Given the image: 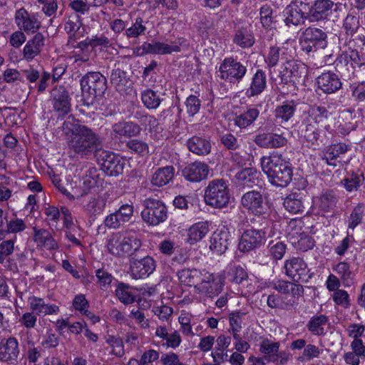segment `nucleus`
<instances>
[{
    "instance_id": "obj_1",
    "label": "nucleus",
    "mask_w": 365,
    "mask_h": 365,
    "mask_svg": "<svg viewBox=\"0 0 365 365\" xmlns=\"http://www.w3.org/2000/svg\"><path fill=\"white\" fill-rule=\"evenodd\" d=\"M68 152L81 158L88 156L101 150V137L91 128L84 125L74 124L71 134L67 135Z\"/></svg>"
},
{
    "instance_id": "obj_2",
    "label": "nucleus",
    "mask_w": 365,
    "mask_h": 365,
    "mask_svg": "<svg viewBox=\"0 0 365 365\" xmlns=\"http://www.w3.org/2000/svg\"><path fill=\"white\" fill-rule=\"evenodd\" d=\"M260 163L263 173L273 186L285 187L292 181V165L283 158L282 154L273 152L269 156H263Z\"/></svg>"
},
{
    "instance_id": "obj_3",
    "label": "nucleus",
    "mask_w": 365,
    "mask_h": 365,
    "mask_svg": "<svg viewBox=\"0 0 365 365\" xmlns=\"http://www.w3.org/2000/svg\"><path fill=\"white\" fill-rule=\"evenodd\" d=\"M262 227L260 229L250 228L245 230L240 239L238 249L242 252H249L260 247L266 240V227L272 224V221L267 217H262L260 220L257 218H252V223L259 222Z\"/></svg>"
},
{
    "instance_id": "obj_4",
    "label": "nucleus",
    "mask_w": 365,
    "mask_h": 365,
    "mask_svg": "<svg viewBox=\"0 0 365 365\" xmlns=\"http://www.w3.org/2000/svg\"><path fill=\"white\" fill-rule=\"evenodd\" d=\"M204 200L206 205L221 209L225 207L230 200V193L224 179H215L209 182L205 188Z\"/></svg>"
},
{
    "instance_id": "obj_5",
    "label": "nucleus",
    "mask_w": 365,
    "mask_h": 365,
    "mask_svg": "<svg viewBox=\"0 0 365 365\" xmlns=\"http://www.w3.org/2000/svg\"><path fill=\"white\" fill-rule=\"evenodd\" d=\"M364 60L357 50L349 48L334 61V68L343 79H351L354 76L356 68L365 65Z\"/></svg>"
},
{
    "instance_id": "obj_6",
    "label": "nucleus",
    "mask_w": 365,
    "mask_h": 365,
    "mask_svg": "<svg viewBox=\"0 0 365 365\" xmlns=\"http://www.w3.org/2000/svg\"><path fill=\"white\" fill-rule=\"evenodd\" d=\"M83 96H87L88 103H93L97 97L104 95L107 89V79L98 71L86 73L80 81Z\"/></svg>"
},
{
    "instance_id": "obj_7",
    "label": "nucleus",
    "mask_w": 365,
    "mask_h": 365,
    "mask_svg": "<svg viewBox=\"0 0 365 365\" xmlns=\"http://www.w3.org/2000/svg\"><path fill=\"white\" fill-rule=\"evenodd\" d=\"M299 46L302 52L307 56H314L319 49L327 46V35L320 29L308 27L299 37Z\"/></svg>"
},
{
    "instance_id": "obj_8",
    "label": "nucleus",
    "mask_w": 365,
    "mask_h": 365,
    "mask_svg": "<svg viewBox=\"0 0 365 365\" xmlns=\"http://www.w3.org/2000/svg\"><path fill=\"white\" fill-rule=\"evenodd\" d=\"M141 217L148 226H157L168 218V209L165 203L155 198H147L143 203Z\"/></svg>"
},
{
    "instance_id": "obj_9",
    "label": "nucleus",
    "mask_w": 365,
    "mask_h": 365,
    "mask_svg": "<svg viewBox=\"0 0 365 365\" xmlns=\"http://www.w3.org/2000/svg\"><path fill=\"white\" fill-rule=\"evenodd\" d=\"M247 66L237 60V58H225L218 68V76L230 83H239L247 73Z\"/></svg>"
},
{
    "instance_id": "obj_10",
    "label": "nucleus",
    "mask_w": 365,
    "mask_h": 365,
    "mask_svg": "<svg viewBox=\"0 0 365 365\" xmlns=\"http://www.w3.org/2000/svg\"><path fill=\"white\" fill-rule=\"evenodd\" d=\"M240 205L258 218L261 216L266 217L268 207L262 193L257 190L247 191L242 195L240 199Z\"/></svg>"
},
{
    "instance_id": "obj_11",
    "label": "nucleus",
    "mask_w": 365,
    "mask_h": 365,
    "mask_svg": "<svg viewBox=\"0 0 365 365\" xmlns=\"http://www.w3.org/2000/svg\"><path fill=\"white\" fill-rule=\"evenodd\" d=\"M308 3L295 0L292 1L283 10L284 22L288 27L299 26L308 20Z\"/></svg>"
},
{
    "instance_id": "obj_12",
    "label": "nucleus",
    "mask_w": 365,
    "mask_h": 365,
    "mask_svg": "<svg viewBox=\"0 0 365 365\" xmlns=\"http://www.w3.org/2000/svg\"><path fill=\"white\" fill-rule=\"evenodd\" d=\"M307 69L304 63L295 61H288L281 67L279 76L280 83L292 85L304 81Z\"/></svg>"
},
{
    "instance_id": "obj_13",
    "label": "nucleus",
    "mask_w": 365,
    "mask_h": 365,
    "mask_svg": "<svg viewBox=\"0 0 365 365\" xmlns=\"http://www.w3.org/2000/svg\"><path fill=\"white\" fill-rule=\"evenodd\" d=\"M284 269L285 274L294 282L307 283L312 277L307 263L300 257H292L285 260Z\"/></svg>"
},
{
    "instance_id": "obj_14",
    "label": "nucleus",
    "mask_w": 365,
    "mask_h": 365,
    "mask_svg": "<svg viewBox=\"0 0 365 365\" xmlns=\"http://www.w3.org/2000/svg\"><path fill=\"white\" fill-rule=\"evenodd\" d=\"M336 4L332 0H315L308 4V21L315 23L327 20L336 11Z\"/></svg>"
},
{
    "instance_id": "obj_15",
    "label": "nucleus",
    "mask_w": 365,
    "mask_h": 365,
    "mask_svg": "<svg viewBox=\"0 0 365 365\" xmlns=\"http://www.w3.org/2000/svg\"><path fill=\"white\" fill-rule=\"evenodd\" d=\"M101 169L110 176H118L123 171L125 160L114 153L102 150L98 157Z\"/></svg>"
},
{
    "instance_id": "obj_16",
    "label": "nucleus",
    "mask_w": 365,
    "mask_h": 365,
    "mask_svg": "<svg viewBox=\"0 0 365 365\" xmlns=\"http://www.w3.org/2000/svg\"><path fill=\"white\" fill-rule=\"evenodd\" d=\"M133 213V204H123L114 212L106 216L104 225L109 229H118L131 220Z\"/></svg>"
},
{
    "instance_id": "obj_17",
    "label": "nucleus",
    "mask_w": 365,
    "mask_h": 365,
    "mask_svg": "<svg viewBox=\"0 0 365 365\" xmlns=\"http://www.w3.org/2000/svg\"><path fill=\"white\" fill-rule=\"evenodd\" d=\"M234 33L232 41L239 47L248 48L254 45L255 38L250 24L237 20L234 23Z\"/></svg>"
},
{
    "instance_id": "obj_18",
    "label": "nucleus",
    "mask_w": 365,
    "mask_h": 365,
    "mask_svg": "<svg viewBox=\"0 0 365 365\" xmlns=\"http://www.w3.org/2000/svg\"><path fill=\"white\" fill-rule=\"evenodd\" d=\"M141 132L142 128L137 123L122 120L112 125L110 137L115 140L132 138L140 135Z\"/></svg>"
},
{
    "instance_id": "obj_19",
    "label": "nucleus",
    "mask_w": 365,
    "mask_h": 365,
    "mask_svg": "<svg viewBox=\"0 0 365 365\" xmlns=\"http://www.w3.org/2000/svg\"><path fill=\"white\" fill-rule=\"evenodd\" d=\"M294 130L300 140L312 145H319L322 142L320 139L319 128L309 120V118H304L301 123L296 124Z\"/></svg>"
},
{
    "instance_id": "obj_20",
    "label": "nucleus",
    "mask_w": 365,
    "mask_h": 365,
    "mask_svg": "<svg viewBox=\"0 0 365 365\" xmlns=\"http://www.w3.org/2000/svg\"><path fill=\"white\" fill-rule=\"evenodd\" d=\"M71 98L68 91L63 86L54 88L51 91L50 101L53 110L59 116L67 115L71 110Z\"/></svg>"
},
{
    "instance_id": "obj_21",
    "label": "nucleus",
    "mask_w": 365,
    "mask_h": 365,
    "mask_svg": "<svg viewBox=\"0 0 365 365\" xmlns=\"http://www.w3.org/2000/svg\"><path fill=\"white\" fill-rule=\"evenodd\" d=\"M155 266V260L150 256L140 259L133 258L130 267L131 275L134 279L147 277L153 272Z\"/></svg>"
},
{
    "instance_id": "obj_22",
    "label": "nucleus",
    "mask_w": 365,
    "mask_h": 365,
    "mask_svg": "<svg viewBox=\"0 0 365 365\" xmlns=\"http://www.w3.org/2000/svg\"><path fill=\"white\" fill-rule=\"evenodd\" d=\"M116 66L117 64H115L110 72V82L118 93L127 94L131 88L132 81L127 71Z\"/></svg>"
},
{
    "instance_id": "obj_23",
    "label": "nucleus",
    "mask_w": 365,
    "mask_h": 365,
    "mask_svg": "<svg viewBox=\"0 0 365 365\" xmlns=\"http://www.w3.org/2000/svg\"><path fill=\"white\" fill-rule=\"evenodd\" d=\"M107 197L100 195H87L83 202V210L90 218L94 220L102 214L106 208Z\"/></svg>"
},
{
    "instance_id": "obj_24",
    "label": "nucleus",
    "mask_w": 365,
    "mask_h": 365,
    "mask_svg": "<svg viewBox=\"0 0 365 365\" xmlns=\"http://www.w3.org/2000/svg\"><path fill=\"white\" fill-rule=\"evenodd\" d=\"M19 352V342L15 337L10 336L0 341L1 361L13 364L17 361Z\"/></svg>"
},
{
    "instance_id": "obj_25",
    "label": "nucleus",
    "mask_w": 365,
    "mask_h": 365,
    "mask_svg": "<svg viewBox=\"0 0 365 365\" xmlns=\"http://www.w3.org/2000/svg\"><path fill=\"white\" fill-rule=\"evenodd\" d=\"M208 173V165L200 161L191 163L182 170V176L190 182H200L205 179Z\"/></svg>"
},
{
    "instance_id": "obj_26",
    "label": "nucleus",
    "mask_w": 365,
    "mask_h": 365,
    "mask_svg": "<svg viewBox=\"0 0 365 365\" xmlns=\"http://www.w3.org/2000/svg\"><path fill=\"white\" fill-rule=\"evenodd\" d=\"M230 240V233L229 230L225 227L218 228L211 237L210 249L217 255H222L227 250Z\"/></svg>"
},
{
    "instance_id": "obj_27",
    "label": "nucleus",
    "mask_w": 365,
    "mask_h": 365,
    "mask_svg": "<svg viewBox=\"0 0 365 365\" xmlns=\"http://www.w3.org/2000/svg\"><path fill=\"white\" fill-rule=\"evenodd\" d=\"M317 83L319 88L327 94L336 93L342 86L339 77L331 71L322 73L317 77Z\"/></svg>"
},
{
    "instance_id": "obj_28",
    "label": "nucleus",
    "mask_w": 365,
    "mask_h": 365,
    "mask_svg": "<svg viewBox=\"0 0 365 365\" xmlns=\"http://www.w3.org/2000/svg\"><path fill=\"white\" fill-rule=\"evenodd\" d=\"M180 48L178 45H169L160 41H153L151 43L144 42L143 45L138 48L140 51V55H145L148 53L156 55L170 54L173 52H179Z\"/></svg>"
},
{
    "instance_id": "obj_29",
    "label": "nucleus",
    "mask_w": 365,
    "mask_h": 365,
    "mask_svg": "<svg viewBox=\"0 0 365 365\" xmlns=\"http://www.w3.org/2000/svg\"><path fill=\"white\" fill-rule=\"evenodd\" d=\"M288 140L282 135L268 133L256 135L255 143L260 148H280L287 144Z\"/></svg>"
},
{
    "instance_id": "obj_30",
    "label": "nucleus",
    "mask_w": 365,
    "mask_h": 365,
    "mask_svg": "<svg viewBox=\"0 0 365 365\" xmlns=\"http://www.w3.org/2000/svg\"><path fill=\"white\" fill-rule=\"evenodd\" d=\"M189 151L199 156H205L210 153L212 144L209 138L193 135L186 141Z\"/></svg>"
},
{
    "instance_id": "obj_31",
    "label": "nucleus",
    "mask_w": 365,
    "mask_h": 365,
    "mask_svg": "<svg viewBox=\"0 0 365 365\" xmlns=\"http://www.w3.org/2000/svg\"><path fill=\"white\" fill-rule=\"evenodd\" d=\"M28 304L31 311L37 315L56 314L59 312L58 306L46 303L44 299L41 297H30L28 299Z\"/></svg>"
},
{
    "instance_id": "obj_32",
    "label": "nucleus",
    "mask_w": 365,
    "mask_h": 365,
    "mask_svg": "<svg viewBox=\"0 0 365 365\" xmlns=\"http://www.w3.org/2000/svg\"><path fill=\"white\" fill-rule=\"evenodd\" d=\"M15 19L17 26L26 33H35L40 26L38 19L35 16H31L24 9L16 11Z\"/></svg>"
},
{
    "instance_id": "obj_33",
    "label": "nucleus",
    "mask_w": 365,
    "mask_h": 365,
    "mask_svg": "<svg viewBox=\"0 0 365 365\" xmlns=\"http://www.w3.org/2000/svg\"><path fill=\"white\" fill-rule=\"evenodd\" d=\"M259 174L252 168L241 170L235 175L236 183L242 187L251 188L258 182Z\"/></svg>"
},
{
    "instance_id": "obj_34",
    "label": "nucleus",
    "mask_w": 365,
    "mask_h": 365,
    "mask_svg": "<svg viewBox=\"0 0 365 365\" xmlns=\"http://www.w3.org/2000/svg\"><path fill=\"white\" fill-rule=\"evenodd\" d=\"M259 110L255 106H250L242 113L237 115L234 119L235 125L241 129L252 125L259 117Z\"/></svg>"
},
{
    "instance_id": "obj_35",
    "label": "nucleus",
    "mask_w": 365,
    "mask_h": 365,
    "mask_svg": "<svg viewBox=\"0 0 365 365\" xmlns=\"http://www.w3.org/2000/svg\"><path fill=\"white\" fill-rule=\"evenodd\" d=\"M283 205L290 213H302L304 211L303 194L299 192L290 193L284 199Z\"/></svg>"
},
{
    "instance_id": "obj_36",
    "label": "nucleus",
    "mask_w": 365,
    "mask_h": 365,
    "mask_svg": "<svg viewBox=\"0 0 365 365\" xmlns=\"http://www.w3.org/2000/svg\"><path fill=\"white\" fill-rule=\"evenodd\" d=\"M267 86L266 74L262 69L257 70L252 78L250 86L246 91L248 97L262 93Z\"/></svg>"
},
{
    "instance_id": "obj_37",
    "label": "nucleus",
    "mask_w": 365,
    "mask_h": 365,
    "mask_svg": "<svg viewBox=\"0 0 365 365\" xmlns=\"http://www.w3.org/2000/svg\"><path fill=\"white\" fill-rule=\"evenodd\" d=\"M33 230L34 241L37 243L38 246L44 247L50 250L58 248V243L47 230L34 227Z\"/></svg>"
},
{
    "instance_id": "obj_38",
    "label": "nucleus",
    "mask_w": 365,
    "mask_h": 365,
    "mask_svg": "<svg viewBox=\"0 0 365 365\" xmlns=\"http://www.w3.org/2000/svg\"><path fill=\"white\" fill-rule=\"evenodd\" d=\"M163 94H160L151 88H146L140 93V99L143 106L148 110L158 109L163 101Z\"/></svg>"
},
{
    "instance_id": "obj_39",
    "label": "nucleus",
    "mask_w": 365,
    "mask_h": 365,
    "mask_svg": "<svg viewBox=\"0 0 365 365\" xmlns=\"http://www.w3.org/2000/svg\"><path fill=\"white\" fill-rule=\"evenodd\" d=\"M174 171L175 169L173 166L158 168L152 175V185L157 187L167 185L173 178Z\"/></svg>"
},
{
    "instance_id": "obj_40",
    "label": "nucleus",
    "mask_w": 365,
    "mask_h": 365,
    "mask_svg": "<svg viewBox=\"0 0 365 365\" xmlns=\"http://www.w3.org/2000/svg\"><path fill=\"white\" fill-rule=\"evenodd\" d=\"M273 288L284 294H291L292 297H299L304 294L303 286L288 281L279 280L274 284Z\"/></svg>"
},
{
    "instance_id": "obj_41",
    "label": "nucleus",
    "mask_w": 365,
    "mask_h": 365,
    "mask_svg": "<svg viewBox=\"0 0 365 365\" xmlns=\"http://www.w3.org/2000/svg\"><path fill=\"white\" fill-rule=\"evenodd\" d=\"M207 222H199L192 225L188 230L187 242L194 245L200 241L209 232Z\"/></svg>"
},
{
    "instance_id": "obj_42",
    "label": "nucleus",
    "mask_w": 365,
    "mask_h": 365,
    "mask_svg": "<svg viewBox=\"0 0 365 365\" xmlns=\"http://www.w3.org/2000/svg\"><path fill=\"white\" fill-rule=\"evenodd\" d=\"M297 105V103L294 101H284L282 105L276 107L274 110L275 118L280 120L281 123L287 122L293 117Z\"/></svg>"
},
{
    "instance_id": "obj_43",
    "label": "nucleus",
    "mask_w": 365,
    "mask_h": 365,
    "mask_svg": "<svg viewBox=\"0 0 365 365\" xmlns=\"http://www.w3.org/2000/svg\"><path fill=\"white\" fill-rule=\"evenodd\" d=\"M201 274L200 269L195 268H185L179 270L177 273L180 283L190 287H195L200 282Z\"/></svg>"
},
{
    "instance_id": "obj_44",
    "label": "nucleus",
    "mask_w": 365,
    "mask_h": 365,
    "mask_svg": "<svg viewBox=\"0 0 365 365\" xmlns=\"http://www.w3.org/2000/svg\"><path fill=\"white\" fill-rule=\"evenodd\" d=\"M123 238H125V255H132L139 250L141 246V241L135 235L134 229L128 228L123 232Z\"/></svg>"
},
{
    "instance_id": "obj_45",
    "label": "nucleus",
    "mask_w": 365,
    "mask_h": 365,
    "mask_svg": "<svg viewBox=\"0 0 365 365\" xmlns=\"http://www.w3.org/2000/svg\"><path fill=\"white\" fill-rule=\"evenodd\" d=\"M246 316V313L241 311H234L230 313L228 319L230 328L229 333L233 339H238V334L242 329V323Z\"/></svg>"
},
{
    "instance_id": "obj_46",
    "label": "nucleus",
    "mask_w": 365,
    "mask_h": 365,
    "mask_svg": "<svg viewBox=\"0 0 365 365\" xmlns=\"http://www.w3.org/2000/svg\"><path fill=\"white\" fill-rule=\"evenodd\" d=\"M333 269L339 276L344 287H348L354 284L355 274L350 269V265L347 262H341Z\"/></svg>"
},
{
    "instance_id": "obj_47",
    "label": "nucleus",
    "mask_w": 365,
    "mask_h": 365,
    "mask_svg": "<svg viewBox=\"0 0 365 365\" xmlns=\"http://www.w3.org/2000/svg\"><path fill=\"white\" fill-rule=\"evenodd\" d=\"M123 232H116L110 236L108 242V249L110 254L115 256H124V241Z\"/></svg>"
},
{
    "instance_id": "obj_48",
    "label": "nucleus",
    "mask_w": 365,
    "mask_h": 365,
    "mask_svg": "<svg viewBox=\"0 0 365 365\" xmlns=\"http://www.w3.org/2000/svg\"><path fill=\"white\" fill-rule=\"evenodd\" d=\"M337 197L332 190H328L321 194L317 198V206L324 212H331L337 203Z\"/></svg>"
},
{
    "instance_id": "obj_49",
    "label": "nucleus",
    "mask_w": 365,
    "mask_h": 365,
    "mask_svg": "<svg viewBox=\"0 0 365 365\" xmlns=\"http://www.w3.org/2000/svg\"><path fill=\"white\" fill-rule=\"evenodd\" d=\"M364 181V176L363 174L351 172L348 173L344 178L341 180L340 183L347 192H351L358 190Z\"/></svg>"
},
{
    "instance_id": "obj_50",
    "label": "nucleus",
    "mask_w": 365,
    "mask_h": 365,
    "mask_svg": "<svg viewBox=\"0 0 365 365\" xmlns=\"http://www.w3.org/2000/svg\"><path fill=\"white\" fill-rule=\"evenodd\" d=\"M181 110L178 108L169 107L163 110L159 114L157 120L162 124L170 126L177 124L180 120Z\"/></svg>"
},
{
    "instance_id": "obj_51",
    "label": "nucleus",
    "mask_w": 365,
    "mask_h": 365,
    "mask_svg": "<svg viewBox=\"0 0 365 365\" xmlns=\"http://www.w3.org/2000/svg\"><path fill=\"white\" fill-rule=\"evenodd\" d=\"M115 295L120 302L124 304L133 303L136 298L133 292V288L124 282H118L115 289Z\"/></svg>"
},
{
    "instance_id": "obj_52",
    "label": "nucleus",
    "mask_w": 365,
    "mask_h": 365,
    "mask_svg": "<svg viewBox=\"0 0 365 365\" xmlns=\"http://www.w3.org/2000/svg\"><path fill=\"white\" fill-rule=\"evenodd\" d=\"M329 322V318L324 314L313 316L307 324V328L313 334L322 336L325 334L324 326Z\"/></svg>"
},
{
    "instance_id": "obj_53",
    "label": "nucleus",
    "mask_w": 365,
    "mask_h": 365,
    "mask_svg": "<svg viewBox=\"0 0 365 365\" xmlns=\"http://www.w3.org/2000/svg\"><path fill=\"white\" fill-rule=\"evenodd\" d=\"M329 115L325 106L314 105L309 108L304 118H309L310 121L313 120L315 123H320L327 120Z\"/></svg>"
},
{
    "instance_id": "obj_54",
    "label": "nucleus",
    "mask_w": 365,
    "mask_h": 365,
    "mask_svg": "<svg viewBox=\"0 0 365 365\" xmlns=\"http://www.w3.org/2000/svg\"><path fill=\"white\" fill-rule=\"evenodd\" d=\"M287 251V245L282 241L272 240L267 245L269 255L274 260L282 259Z\"/></svg>"
},
{
    "instance_id": "obj_55",
    "label": "nucleus",
    "mask_w": 365,
    "mask_h": 365,
    "mask_svg": "<svg viewBox=\"0 0 365 365\" xmlns=\"http://www.w3.org/2000/svg\"><path fill=\"white\" fill-rule=\"evenodd\" d=\"M279 343L272 342L269 339H264L260 344L259 351L264 355L269 356V360L273 362L277 361L276 355L279 352Z\"/></svg>"
},
{
    "instance_id": "obj_56",
    "label": "nucleus",
    "mask_w": 365,
    "mask_h": 365,
    "mask_svg": "<svg viewBox=\"0 0 365 365\" xmlns=\"http://www.w3.org/2000/svg\"><path fill=\"white\" fill-rule=\"evenodd\" d=\"M223 280L221 277H218L217 282L208 284L207 286L197 287L200 293L205 294L207 297L212 298L217 296L222 290Z\"/></svg>"
},
{
    "instance_id": "obj_57",
    "label": "nucleus",
    "mask_w": 365,
    "mask_h": 365,
    "mask_svg": "<svg viewBox=\"0 0 365 365\" xmlns=\"http://www.w3.org/2000/svg\"><path fill=\"white\" fill-rule=\"evenodd\" d=\"M267 305L273 309H290L292 308L296 302L293 299H288L287 302L282 301V298L275 294H270L267 297Z\"/></svg>"
},
{
    "instance_id": "obj_58",
    "label": "nucleus",
    "mask_w": 365,
    "mask_h": 365,
    "mask_svg": "<svg viewBox=\"0 0 365 365\" xmlns=\"http://www.w3.org/2000/svg\"><path fill=\"white\" fill-rule=\"evenodd\" d=\"M146 30L145 25L142 18L138 17L135 23L125 30V35L128 38H138L140 35L145 34Z\"/></svg>"
},
{
    "instance_id": "obj_59",
    "label": "nucleus",
    "mask_w": 365,
    "mask_h": 365,
    "mask_svg": "<svg viewBox=\"0 0 365 365\" xmlns=\"http://www.w3.org/2000/svg\"><path fill=\"white\" fill-rule=\"evenodd\" d=\"M343 28L347 35L352 36L360 29L359 17L351 14L347 15L344 20Z\"/></svg>"
},
{
    "instance_id": "obj_60",
    "label": "nucleus",
    "mask_w": 365,
    "mask_h": 365,
    "mask_svg": "<svg viewBox=\"0 0 365 365\" xmlns=\"http://www.w3.org/2000/svg\"><path fill=\"white\" fill-rule=\"evenodd\" d=\"M349 150H350L349 146L345 143L332 144L327 148V160H336L341 155L345 154Z\"/></svg>"
},
{
    "instance_id": "obj_61",
    "label": "nucleus",
    "mask_w": 365,
    "mask_h": 365,
    "mask_svg": "<svg viewBox=\"0 0 365 365\" xmlns=\"http://www.w3.org/2000/svg\"><path fill=\"white\" fill-rule=\"evenodd\" d=\"M260 21L263 27L268 29L274 23L273 9L270 5L265 4L259 9Z\"/></svg>"
},
{
    "instance_id": "obj_62",
    "label": "nucleus",
    "mask_w": 365,
    "mask_h": 365,
    "mask_svg": "<svg viewBox=\"0 0 365 365\" xmlns=\"http://www.w3.org/2000/svg\"><path fill=\"white\" fill-rule=\"evenodd\" d=\"M241 140L232 133H225L220 136V143L229 150L237 151L241 147Z\"/></svg>"
},
{
    "instance_id": "obj_63",
    "label": "nucleus",
    "mask_w": 365,
    "mask_h": 365,
    "mask_svg": "<svg viewBox=\"0 0 365 365\" xmlns=\"http://www.w3.org/2000/svg\"><path fill=\"white\" fill-rule=\"evenodd\" d=\"M125 145L131 150V152L140 155L147 154L149 152L148 143L138 139H131L128 140Z\"/></svg>"
},
{
    "instance_id": "obj_64",
    "label": "nucleus",
    "mask_w": 365,
    "mask_h": 365,
    "mask_svg": "<svg viewBox=\"0 0 365 365\" xmlns=\"http://www.w3.org/2000/svg\"><path fill=\"white\" fill-rule=\"evenodd\" d=\"M349 91L355 101L358 102L364 101L365 100V81L350 84Z\"/></svg>"
}]
</instances>
